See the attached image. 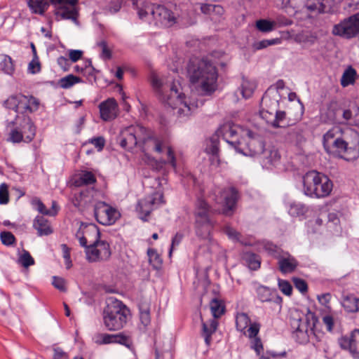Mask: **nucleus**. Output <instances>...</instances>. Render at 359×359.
I'll return each instance as SVG.
<instances>
[{
	"label": "nucleus",
	"mask_w": 359,
	"mask_h": 359,
	"mask_svg": "<svg viewBox=\"0 0 359 359\" xmlns=\"http://www.w3.org/2000/svg\"><path fill=\"white\" fill-rule=\"evenodd\" d=\"M117 141L122 148L129 151L137 147L143 152L153 149L161 154L163 149H166L168 159L165 163H168L176 169V159L172 148L167 145L163 138L156 136L151 130L142 126H130L124 128L118 136Z\"/></svg>",
	"instance_id": "obj_1"
},
{
	"label": "nucleus",
	"mask_w": 359,
	"mask_h": 359,
	"mask_svg": "<svg viewBox=\"0 0 359 359\" xmlns=\"http://www.w3.org/2000/svg\"><path fill=\"white\" fill-rule=\"evenodd\" d=\"M151 83L158 95L159 100L165 106L170 107L173 114L181 121L188 118L198 107L199 104L191 103L180 92V85L172 79L164 81L156 74H152Z\"/></svg>",
	"instance_id": "obj_2"
},
{
	"label": "nucleus",
	"mask_w": 359,
	"mask_h": 359,
	"mask_svg": "<svg viewBox=\"0 0 359 359\" xmlns=\"http://www.w3.org/2000/svg\"><path fill=\"white\" fill-rule=\"evenodd\" d=\"M187 74L191 83L201 95H211L217 88L218 73L215 66L207 60H190Z\"/></svg>",
	"instance_id": "obj_3"
},
{
	"label": "nucleus",
	"mask_w": 359,
	"mask_h": 359,
	"mask_svg": "<svg viewBox=\"0 0 359 359\" xmlns=\"http://www.w3.org/2000/svg\"><path fill=\"white\" fill-rule=\"evenodd\" d=\"M290 323L292 329V337L299 344H304L310 340L318 350L326 351L328 348L327 344V337L324 332L310 326L309 320L302 318L299 313L296 316H292L290 318Z\"/></svg>",
	"instance_id": "obj_4"
},
{
	"label": "nucleus",
	"mask_w": 359,
	"mask_h": 359,
	"mask_svg": "<svg viewBox=\"0 0 359 359\" xmlns=\"http://www.w3.org/2000/svg\"><path fill=\"white\" fill-rule=\"evenodd\" d=\"M325 151L348 161L355 160L359 157V134L355 130H350L348 135L337 137Z\"/></svg>",
	"instance_id": "obj_5"
},
{
	"label": "nucleus",
	"mask_w": 359,
	"mask_h": 359,
	"mask_svg": "<svg viewBox=\"0 0 359 359\" xmlns=\"http://www.w3.org/2000/svg\"><path fill=\"white\" fill-rule=\"evenodd\" d=\"M304 193L310 197L323 198L332 190V181L325 175L311 170L303 177Z\"/></svg>",
	"instance_id": "obj_6"
},
{
	"label": "nucleus",
	"mask_w": 359,
	"mask_h": 359,
	"mask_svg": "<svg viewBox=\"0 0 359 359\" xmlns=\"http://www.w3.org/2000/svg\"><path fill=\"white\" fill-rule=\"evenodd\" d=\"M212 210L210 205L202 198H198L194 211L195 219V231L197 236L203 239H208L215 222L210 215Z\"/></svg>",
	"instance_id": "obj_7"
},
{
	"label": "nucleus",
	"mask_w": 359,
	"mask_h": 359,
	"mask_svg": "<svg viewBox=\"0 0 359 359\" xmlns=\"http://www.w3.org/2000/svg\"><path fill=\"white\" fill-rule=\"evenodd\" d=\"M128 311L121 301L111 300L104 311V323L109 330H118L127 321Z\"/></svg>",
	"instance_id": "obj_8"
},
{
	"label": "nucleus",
	"mask_w": 359,
	"mask_h": 359,
	"mask_svg": "<svg viewBox=\"0 0 359 359\" xmlns=\"http://www.w3.org/2000/svg\"><path fill=\"white\" fill-rule=\"evenodd\" d=\"M332 34L347 39L358 36L359 12L334 25Z\"/></svg>",
	"instance_id": "obj_9"
},
{
	"label": "nucleus",
	"mask_w": 359,
	"mask_h": 359,
	"mask_svg": "<svg viewBox=\"0 0 359 359\" xmlns=\"http://www.w3.org/2000/svg\"><path fill=\"white\" fill-rule=\"evenodd\" d=\"M283 4L285 7H292L294 9H301L302 7L306 8L311 12L318 13H330L334 5L333 0H317L316 3H310L309 0H283Z\"/></svg>",
	"instance_id": "obj_10"
},
{
	"label": "nucleus",
	"mask_w": 359,
	"mask_h": 359,
	"mask_svg": "<svg viewBox=\"0 0 359 359\" xmlns=\"http://www.w3.org/2000/svg\"><path fill=\"white\" fill-rule=\"evenodd\" d=\"M245 132L249 140L245 147L239 145V149H236V151L247 156L262 155L266 149L263 137L250 130H246Z\"/></svg>",
	"instance_id": "obj_11"
},
{
	"label": "nucleus",
	"mask_w": 359,
	"mask_h": 359,
	"mask_svg": "<svg viewBox=\"0 0 359 359\" xmlns=\"http://www.w3.org/2000/svg\"><path fill=\"white\" fill-rule=\"evenodd\" d=\"M94 216L100 224L109 226L116 222L120 217V213L105 202L98 201L94 205Z\"/></svg>",
	"instance_id": "obj_12"
},
{
	"label": "nucleus",
	"mask_w": 359,
	"mask_h": 359,
	"mask_svg": "<svg viewBox=\"0 0 359 359\" xmlns=\"http://www.w3.org/2000/svg\"><path fill=\"white\" fill-rule=\"evenodd\" d=\"M271 104L268 109L262 111V116L266 118V122L274 128H283L287 126L285 121L286 113L284 111L278 110V101L271 100Z\"/></svg>",
	"instance_id": "obj_13"
},
{
	"label": "nucleus",
	"mask_w": 359,
	"mask_h": 359,
	"mask_svg": "<svg viewBox=\"0 0 359 359\" xmlns=\"http://www.w3.org/2000/svg\"><path fill=\"white\" fill-rule=\"evenodd\" d=\"M238 127L231 122L222 125L216 131L217 137H222L235 150L239 149L242 142L238 137Z\"/></svg>",
	"instance_id": "obj_14"
},
{
	"label": "nucleus",
	"mask_w": 359,
	"mask_h": 359,
	"mask_svg": "<svg viewBox=\"0 0 359 359\" xmlns=\"http://www.w3.org/2000/svg\"><path fill=\"white\" fill-rule=\"evenodd\" d=\"M163 198V194L156 192L140 200L137 205V210L140 214L144 215V217L141 216L140 218L146 221L147 219L145 217L149 216L154 209L156 208L160 204L164 203Z\"/></svg>",
	"instance_id": "obj_15"
},
{
	"label": "nucleus",
	"mask_w": 359,
	"mask_h": 359,
	"mask_svg": "<svg viewBox=\"0 0 359 359\" xmlns=\"http://www.w3.org/2000/svg\"><path fill=\"white\" fill-rule=\"evenodd\" d=\"M340 347L348 351L355 358H359V329L353 330L349 335L339 339Z\"/></svg>",
	"instance_id": "obj_16"
},
{
	"label": "nucleus",
	"mask_w": 359,
	"mask_h": 359,
	"mask_svg": "<svg viewBox=\"0 0 359 359\" xmlns=\"http://www.w3.org/2000/svg\"><path fill=\"white\" fill-rule=\"evenodd\" d=\"M222 203L224 204L222 213L226 216L232 215L238 198V193L234 187H227L220 191Z\"/></svg>",
	"instance_id": "obj_17"
},
{
	"label": "nucleus",
	"mask_w": 359,
	"mask_h": 359,
	"mask_svg": "<svg viewBox=\"0 0 359 359\" xmlns=\"http://www.w3.org/2000/svg\"><path fill=\"white\" fill-rule=\"evenodd\" d=\"M156 24L162 27H169L176 22L174 13L163 6H158L151 11Z\"/></svg>",
	"instance_id": "obj_18"
},
{
	"label": "nucleus",
	"mask_w": 359,
	"mask_h": 359,
	"mask_svg": "<svg viewBox=\"0 0 359 359\" xmlns=\"http://www.w3.org/2000/svg\"><path fill=\"white\" fill-rule=\"evenodd\" d=\"M96 343L100 344L116 343L128 348H130L133 345L130 337L123 332L116 334L100 333L96 336Z\"/></svg>",
	"instance_id": "obj_19"
},
{
	"label": "nucleus",
	"mask_w": 359,
	"mask_h": 359,
	"mask_svg": "<svg viewBox=\"0 0 359 359\" xmlns=\"http://www.w3.org/2000/svg\"><path fill=\"white\" fill-rule=\"evenodd\" d=\"M277 259L278 269L283 274L294 272L299 265L298 261L287 252H283Z\"/></svg>",
	"instance_id": "obj_20"
},
{
	"label": "nucleus",
	"mask_w": 359,
	"mask_h": 359,
	"mask_svg": "<svg viewBox=\"0 0 359 359\" xmlns=\"http://www.w3.org/2000/svg\"><path fill=\"white\" fill-rule=\"evenodd\" d=\"M100 116L104 121L114 119L116 116L117 103L114 98H109L100 104Z\"/></svg>",
	"instance_id": "obj_21"
},
{
	"label": "nucleus",
	"mask_w": 359,
	"mask_h": 359,
	"mask_svg": "<svg viewBox=\"0 0 359 359\" xmlns=\"http://www.w3.org/2000/svg\"><path fill=\"white\" fill-rule=\"evenodd\" d=\"M257 298L262 302H273L280 304L282 302V298L275 290H271L269 287L259 285L256 289Z\"/></svg>",
	"instance_id": "obj_22"
},
{
	"label": "nucleus",
	"mask_w": 359,
	"mask_h": 359,
	"mask_svg": "<svg viewBox=\"0 0 359 359\" xmlns=\"http://www.w3.org/2000/svg\"><path fill=\"white\" fill-rule=\"evenodd\" d=\"M55 15L57 20H71L76 25L78 24V11L75 7H68L67 6H58L56 4Z\"/></svg>",
	"instance_id": "obj_23"
},
{
	"label": "nucleus",
	"mask_w": 359,
	"mask_h": 359,
	"mask_svg": "<svg viewBox=\"0 0 359 359\" xmlns=\"http://www.w3.org/2000/svg\"><path fill=\"white\" fill-rule=\"evenodd\" d=\"M63 0H28V6L33 13L43 15L50 4L56 6Z\"/></svg>",
	"instance_id": "obj_24"
},
{
	"label": "nucleus",
	"mask_w": 359,
	"mask_h": 359,
	"mask_svg": "<svg viewBox=\"0 0 359 359\" xmlns=\"http://www.w3.org/2000/svg\"><path fill=\"white\" fill-rule=\"evenodd\" d=\"M92 231L96 235L97 240L94 242L98 250L100 257H101V260H107L111 256L109 245L106 241L99 240L100 232L95 225L92 226Z\"/></svg>",
	"instance_id": "obj_25"
},
{
	"label": "nucleus",
	"mask_w": 359,
	"mask_h": 359,
	"mask_svg": "<svg viewBox=\"0 0 359 359\" xmlns=\"http://www.w3.org/2000/svg\"><path fill=\"white\" fill-rule=\"evenodd\" d=\"M33 227L37 231L39 236H48L53 233L48 220L43 216H36L35 217Z\"/></svg>",
	"instance_id": "obj_26"
},
{
	"label": "nucleus",
	"mask_w": 359,
	"mask_h": 359,
	"mask_svg": "<svg viewBox=\"0 0 359 359\" xmlns=\"http://www.w3.org/2000/svg\"><path fill=\"white\" fill-rule=\"evenodd\" d=\"M262 155L265 166L276 165L280 159V155L274 147H268Z\"/></svg>",
	"instance_id": "obj_27"
},
{
	"label": "nucleus",
	"mask_w": 359,
	"mask_h": 359,
	"mask_svg": "<svg viewBox=\"0 0 359 359\" xmlns=\"http://www.w3.org/2000/svg\"><path fill=\"white\" fill-rule=\"evenodd\" d=\"M218 323L215 319L208 322L202 323V336L204 337L206 345L209 346L212 341V335L216 332Z\"/></svg>",
	"instance_id": "obj_28"
},
{
	"label": "nucleus",
	"mask_w": 359,
	"mask_h": 359,
	"mask_svg": "<svg viewBox=\"0 0 359 359\" xmlns=\"http://www.w3.org/2000/svg\"><path fill=\"white\" fill-rule=\"evenodd\" d=\"M294 40L299 43L311 46L316 43L317 36L315 33L311 31L302 30L294 36Z\"/></svg>",
	"instance_id": "obj_29"
},
{
	"label": "nucleus",
	"mask_w": 359,
	"mask_h": 359,
	"mask_svg": "<svg viewBox=\"0 0 359 359\" xmlns=\"http://www.w3.org/2000/svg\"><path fill=\"white\" fill-rule=\"evenodd\" d=\"M0 71L10 76L14 74V61L9 55L0 54Z\"/></svg>",
	"instance_id": "obj_30"
},
{
	"label": "nucleus",
	"mask_w": 359,
	"mask_h": 359,
	"mask_svg": "<svg viewBox=\"0 0 359 359\" xmlns=\"http://www.w3.org/2000/svg\"><path fill=\"white\" fill-rule=\"evenodd\" d=\"M357 76L356 70L351 66H349L345 69L340 79L341 86L347 87L350 85L354 84Z\"/></svg>",
	"instance_id": "obj_31"
},
{
	"label": "nucleus",
	"mask_w": 359,
	"mask_h": 359,
	"mask_svg": "<svg viewBox=\"0 0 359 359\" xmlns=\"http://www.w3.org/2000/svg\"><path fill=\"white\" fill-rule=\"evenodd\" d=\"M341 305L348 313H356L358 311L357 297L353 294L344 295L341 299Z\"/></svg>",
	"instance_id": "obj_32"
},
{
	"label": "nucleus",
	"mask_w": 359,
	"mask_h": 359,
	"mask_svg": "<svg viewBox=\"0 0 359 359\" xmlns=\"http://www.w3.org/2000/svg\"><path fill=\"white\" fill-rule=\"evenodd\" d=\"M243 259L251 270H257L261 265L260 257L258 255L246 252L243 255Z\"/></svg>",
	"instance_id": "obj_33"
},
{
	"label": "nucleus",
	"mask_w": 359,
	"mask_h": 359,
	"mask_svg": "<svg viewBox=\"0 0 359 359\" xmlns=\"http://www.w3.org/2000/svg\"><path fill=\"white\" fill-rule=\"evenodd\" d=\"M290 139L294 142L297 146H301L306 142L304 130L301 126H295L290 129L289 132Z\"/></svg>",
	"instance_id": "obj_34"
},
{
	"label": "nucleus",
	"mask_w": 359,
	"mask_h": 359,
	"mask_svg": "<svg viewBox=\"0 0 359 359\" xmlns=\"http://www.w3.org/2000/svg\"><path fill=\"white\" fill-rule=\"evenodd\" d=\"M255 88L256 84L254 82L243 79L236 93H239L243 98L248 99L252 96Z\"/></svg>",
	"instance_id": "obj_35"
},
{
	"label": "nucleus",
	"mask_w": 359,
	"mask_h": 359,
	"mask_svg": "<svg viewBox=\"0 0 359 359\" xmlns=\"http://www.w3.org/2000/svg\"><path fill=\"white\" fill-rule=\"evenodd\" d=\"M95 182L96 178L95 175L91 172L85 171L75 180L74 184L76 187H81L83 185L93 184L95 183Z\"/></svg>",
	"instance_id": "obj_36"
},
{
	"label": "nucleus",
	"mask_w": 359,
	"mask_h": 359,
	"mask_svg": "<svg viewBox=\"0 0 359 359\" xmlns=\"http://www.w3.org/2000/svg\"><path fill=\"white\" fill-rule=\"evenodd\" d=\"M81 82V79L73 74H69L59 80V85L64 89L71 88L75 83Z\"/></svg>",
	"instance_id": "obj_37"
},
{
	"label": "nucleus",
	"mask_w": 359,
	"mask_h": 359,
	"mask_svg": "<svg viewBox=\"0 0 359 359\" xmlns=\"http://www.w3.org/2000/svg\"><path fill=\"white\" fill-rule=\"evenodd\" d=\"M25 136V142H30L35 137L36 127L34 123L28 118L26 124L23 126Z\"/></svg>",
	"instance_id": "obj_38"
},
{
	"label": "nucleus",
	"mask_w": 359,
	"mask_h": 359,
	"mask_svg": "<svg viewBox=\"0 0 359 359\" xmlns=\"http://www.w3.org/2000/svg\"><path fill=\"white\" fill-rule=\"evenodd\" d=\"M307 211V208L305 205L301 203H292L290 205L288 213L292 217H298L303 215Z\"/></svg>",
	"instance_id": "obj_39"
},
{
	"label": "nucleus",
	"mask_w": 359,
	"mask_h": 359,
	"mask_svg": "<svg viewBox=\"0 0 359 359\" xmlns=\"http://www.w3.org/2000/svg\"><path fill=\"white\" fill-rule=\"evenodd\" d=\"M250 323L248 316L245 313H238L236 318V328L240 332H244Z\"/></svg>",
	"instance_id": "obj_40"
},
{
	"label": "nucleus",
	"mask_w": 359,
	"mask_h": 359,
	"mask_svg": "<svg viewBox=\"0 0 359 359\" xmlns=\"http://www.w3.org/2000/svg\"><path fill=\"white\" fill-rule=\"evenodd\" d=\"M276 22L265 19L257 20L256 27L262 32H270L275 29Z\"/></svg>",
	"instance_id": "obj_41"
},
{
	"label": "nucleus",
	"mask_w": 359,
	"mask_h": 359,
	"mask_svg": "<svg viewBox=\"0 0 359 359\" xmlns=\"http://www.w3.org/2000/svg\"><path fill=\"white\" fill-rule=\"evenodd\" d=\"M263 248L271 256L278 259L283 251L276 245L270 241H263Z\"/></svg>",
	"instance_id": "obj_42"
},
{
	"label": "nucleus",
	"mask_w": 359,
	"mask_h": 359,
	"mask_svg": "<svg viewBox=\"0 0 359 359\" xmlns=\"http://www.w3.org/2000/svg\"><path fill=\"white\" fill-rule=\"evenodd\" d=\"M86 259L89 262H97L101 260V257H100V254H98V250L97 246H95V242L92 244L89 245L88 248L85 250Z\"/></svg>",
	"instance_id": "obj_43"
},
{
	"label": "nucleus",
	"mask_w": 359,
	"mask_h": 359,
	"mask_svg": "<svg viewBox=\"0 0 359 359\" xmlns=\"http://www.w3.org/2000/svg\"><path fill=\"white\" fill-rule=\"evenodd\" d=\"M32 204L42 215L48 216H55L56 215L55 210H48V209L46 208L42 201L38 198H33L32 201Z\"/></svg>",
	"instance_id": "obj_44"
},
{
	"label": "nucleus",
	"mask_w": 359,
	"mask_h": 359,
	"mask_svg": "<svg viewBox=\"0 0 359 359\" xmlns=\"http://www.w3.org/2000/svg\"><path fill=\"white\" fill-rule=\"evenodd\" d=\"M147 255L149 257V261L153 267L156 269H160L162 264V260L156 250L151 248L148 249Z\"/></svg>",
	"instance_id": "obj_45"
},
{
	"label": "nucleus",
	"mask_w": 359,
	"mask_h": 359,
	"mask_svg": "<svg viewBox=\"0 0 359 359\" xmlns=\"http://www.w3.org/2000/svg\"><path fill=\"white\" fill-rule=\"evenodd\" d=\"M210 309L215 318H219L224 312V307L222 302L215 298L210 302Z\"/></svg>",
	"instance_id": "obj_46"
},
{
	"label": "nucleus",
	"mask_w": 359,
	"mask_h": 359,
	"mask_svg": "<svg viewBox=\"0 0 359 359\" xmlns=\"http://www.w3.org/2000/svg\"><path fill=\"white\" fill-rule=\"evenodd\" d=\"M280 41V39H264L260 41L255 42L252 44V48L255 50H259L267 48L269 46H273L279 43Z\"/></svg>",
	"instance_id": "obj_47"
},
{
	"label": "nucleus",
	"mask_w": 359,
	"mask_h": 359,
	"mask_svg": "<svg viewBox=\"0 0 359 359\" xmlns=\"http://www.w3.org/2000/svg\"><path fill=\"white\" fill-rule=\"evenodd\" d=\"M338 132L337 128H332L329 130L324 135H323V147L325 150L328 148V146L334 142V141L337 139V133Z\"/></svg>",
	"instance_id": "obj_48"
},
{
	"label": "nucleus",
	"mask_w": 359,
	"mask_h": 359,
	"mask_svg": "<svg viewBox=\"0 0 359 359\" xmlns=\"http://www.w3.org/2000/svg\"><path fill=\"white\" fill-rule=\"evenodd\" d=\"M18 262L25 268L34 264V259L31 256L30 253L25 250H23V253L20 256Z\"/></svg>",
	"instance_id": "obj_49"
},
{
	"label": "nucleus",
	"mask_w": 359,
	"mask_h": 359,
	"mask_svg": "<svg viewBox=\"0 0 359 359\" xmlns=\"http://www.w3.org/2000/svg\"><path fill=\"white\" fill-rule=\"evenodd\" d=\"M140 318L142 324L144 326L150 323V313L148 306L142 305L140 306Z\"/></svg>",
	"instance_id": "obj_50"
},
{
	"label": "nucleus",
	"mask_w": 359,
	"mask_h": 359,
	"mask_svg": "<svg viewBox=\"0 0 359 359\" xmlns=\"http://www.w3.org/2000/svg\"><path fill=\"white\" fill-rule=\"evenodd\" d=\"M218 144L217 139L213 137L211 138L210 144L206 148V151L210 154L212 158H217V162H219V159L217 158L219 154Z\"/></svg>",
	"instance_id": "obj_51"
},
{
	"label": "nucleus",
	"mask_w": 359,
	"mask_h": 359,
	"mask_svg": "<svg viewBox=\"0 0 359 359\" xmlns=\"http://www.w3.org/2000/svg\"><path fill=\"white\" fill-rule=\"evenodd\" d=\"M354 113V117L358 120L359 119V107H354L353 109H346L343 110L342 113V118H344V121L347 123L348 121H351L353 116Z\"/></svg>",
	"instance_id": "obj_52"
},
{
	"label": "nucleus",
	"mask_w": 359,
	"mask_h": 359,
	"mask_svg": "<svg viewBox=\"0 0 359 359\" xmlns=\"http://www.w3.org/2000/svg\"><path fill=\"white\" fill-rule=\"evenodd\" d=\"M0 239L1 243L6 246L12 245L16 241L14 235L10 231H1Z\"/></svg>",
	"instance_id": "obj_53"
},
{
	"label": "nucleus",
	"mask_w": 359,
	"mask_h": 359,
	"mask_svg": "<svg viewBox=\"0 0 359 359\" xmlns=\"http://www.w3.org/2000/svg\"><path fill=\"white\" fill-rule=\"evenodd\" d=\"M26 105L29 107H27V113H33L38 110L39 101L32 95L27 96Z\"/></svg>",
	"instance_id": "obj_54"
},
{
	"label": "nucleus",
	"mask_w": 359,
	"mask_h": 359,
	"mask_svg": "<svg viewBox=\"0 0 359 359\" xmlns=\"http://www.w3.org/2000/svg\"><path fill=\"white\" fill-rule=\"evenodd\" d=\"M292 282L294 283V287L302 294L306 293L308 291V285L306 282L297 277H294L292 278Z\"/></svg>",
	"instance_id": "obj_55"
},
{
	"label": "nucleus",
	"mask_w": 359,
	"mask_h": 359,
	"mask_svg": "<svg viewBox=\"0 0 359 359\" xmlns=\"http://www.w3.org/2000/svg\"><path fill=\"white\" fill-rule=\"evenodd\" d=\"M278 287L284 294L287 296L292 294V287L287 280L278 279Z\"/></svg>",
	"instance_id": "obj_56"
},
{
	"label": "nucleus",
	"mask_w": 359,
	"mask_h": 359,
	"mask_svg": "<svg viewBox=\"0 0 359 359\" xmlns=\"http://www.w3.org/2000/svg\"><path fill=\"white\" fill-rule=\"evenodd\" d=\"M224 232L228 236V237L230 239L234 241H241V233L233 228L229 226H226L224 227Z\"/></svg>",
	"instance_id": "obj_57"
},
{
	"label": "nucleus",
	"mask_w": 359,
	"mask_h": 359,
	"mask_svg": "<svg viewBox=\"0 0 359 359\" xmlns=\"http://www.w3.org/2000/svg\"><path fill=\"white\" fill-rule=\"evenodd\" d=\"M27 102V96L18 94V110H16V113H27V107L26 105Z\"/></svg>",
	"instance_id": "obj_58"
},
{
	"label": "nucleus",
	"mask_w": 359,
	"mask_h": 359,
	"mask_svg": "<svg viewBox=\"0 0 359 359\" xmlns=\"http://www.w3.org/2000/svg\"><path fill=\"white\" fill-rule=\"evenodd\" d=\"M18 95H11L4 102V106L6 108L13 109L16 112V110H18Z\"/></svg>",
	"instance_id": "obj_59"
},
{
	"label": "nucleus",
	"mask_w": 359,
	"mask_h": 359,
	"mask_svg": "<svg viewBox=\"0 0 359 359\" xmlns=\"http://www.w3.org/2000/svg\"><path fill=\"white\" fill-rule=\"evenodd\" d=\"M9 201L8 186L3 183L0 185V204L5 205Z\"/></svg>",
	"instance_id": "obj_60"
},
{
	"label": "nucleus",
	"mask_w": 359,
	"mask_h": 359,
	"mask_svg": "<svg viewBox=\"0 0 359 359\" xmlns=\"http://www.w3.org/2000/svg\"><path fill=\"white\" fill-rule=\"evenodd\" d=\"M250 347L255 350L257 355H260L264 350L263 344L259 337L252 339Z\"/></svg>",
	"instance_id": "obj_61"
},
{
	"label": "nucleus",
	"mask_w": 359,
	"mask_h": 359,
	"mask_svg": "<svg viewBox=\"0 0 359 359\" xmlns=\"http://www.w3.org/2000/svg\"><path fill=\"white\" fill-rule=\"evenodd\" d=\"M88 142L93 144L99 151H102L105 145V140L102 136L93 137Z\"/></svg>",
	"instance_id": "obj_62"
},
{
	"label": "nucleus",
	"mask_w": 359,
	"mask_h": 359,
	"mask_svg": "<svg viewBox=\"0 0 359 359\" xmlns=\"http://www.w3.org/2000/svg\"><path fill=\"white\" fill-rule=\"evenodd\" d=\"M28 71L32 74H36L41 71V64L39 58H32L29 63Z\"/></svg>",
	"instance_id": "obj_63"
},
{
	"label": "nucleus",
	"mask_w": 359,
	"mask_h": 359,
	"mask_svg": "<svg viewBox=\"0 0 359 359\" xmlns=\"http://www.w3.org/2000/svg\"><path fill=\"white\" fill-rule=\"evenodd\" d=\"M286 355V352L283 351L281 353H276L274 351H267L265 353H263L262 355H260L259 359H271V358H282Z\"/></svg>",
	"instance_id": "obj_64"
}]
</instances>
